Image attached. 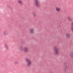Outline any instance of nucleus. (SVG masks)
<instances>
[{
	"label": "nucleus",
	"mask_w": 73,
	"mask_h": 73,
	"mask_svg": "<svg viewBox=\"0 0 73 73\" xmlns=\"http://www.w3.org/2000/svg\"><path fill=\"white\" fill-rule=\"evenodd\" d=\"M19 49L20 51H24L25 52H27L28 51V49L27 47H25L24 49H23V47L21 46H19Z\"/></svg>",
	"instance_id": "1"
},
{
	"label": "nucleus",
	"mask_w": 73,
	"mask_h": 73,
	"mask_svg": "<svg viewBox=\"0 0 73 73\" xmlns=\"http://www.w3.org/2000/svg\"><path fill=\"white\" fill-rule=\"evenodd\" d=\"M25 60L27 62V66H31V65L32 64V61L30 60V59L28 58H26Z\"/></svg>",
	"instance_id": "2"
},
{
	"label": "nucleus",
	"mask_w": 73,
	"mask_h": 73,
	"mask_svg": "<svg viewBox=\"0 0 73 73\" xmlns=\"http://www.w3.org/2000/svg\"><path fill=\"white\" fill-rule=\"evenodd\" d=\"M53 50L54 51V54L55 55H57L58 54L59 52L58 50L57 49V47H54L53 48Z\"/></svg>",
	"instance_id": "3"
},
{
	"label": "nucleus",
	"mask_w": 73,
	"mask_h": 73,
	"mask_svg": "<svg viewBox=\"0 0 73 73\" xmlns=\"http://www.w3.org/2000/svg\"><path fill=\"white\" fill-rule=\"evenodd\" d=\"M34 1L35 2L34 5L35 6H36V7H38L39 6L40 4H39L38 0H34Z\"/></svg>",
	"instance_id": "4"
},
{
	"label": "nucleus",
	"mask_w": 73,
	"mask_h": 73,
	"mask_svg": "<svg viewBox=\"0 0 73 73\" xmlns=\"http://www.w3.org/2000/svg\"><path fill=\"white\" fill-rule=\"evenodd\" d=\"M4 46L6 50H8V49H9V47H8V46L7 45V44H5L4 45Z\"/></svg>",
	"instance_id": "5"
},
{
	"label": "nucleus",
	"mask_w": 73,
	"mask_h": 73,
	"mask_svg": "<svg viewBox=\"0 0 73 73\" xmlns=\"http://www.w3.org/2000/svg\"><path fill=\"white\" fill-rule=\"evenodd\" d=\"M29 32L30 33H33L34 32V29H31L29 30Z\"/></svg>",
	"instance_id": "6"
},
{
	"label": "nucleus",
	"mask_w": 73,
	"mask_h": 73,
	"mask_svg": "<svg viewBox=\"0 0 73 73\" xmlns=\"http://www.w3.org/2000/svg\"><path fill=\"white\" fill-rule=\"evenodd\" d=\"M56 10L57 12H58L60 11V9L58 7H56Z\"/></svg>",
	"instance_id": "7"
},
{
	"label": "nucleus",
	"mask_w": 73,
	"mask_h": 73,
	"mask_svg": "<svg viewBox=\"0 0 73 73\" xmlns=\"http://www.w3.org/2000/svg\"><path fill=\"white\" fill-rule=\"evenodd\" d=\"M17 2L19 3V4H23V1H22L21 0H18L17 1Z\"/></svg>",
	"instance_id": "8"
},
{
	"label": "nucleus",
	"mask_w": 73,
	"mask_h": 73,
	"mask_svg": "<svg viewBox=\"0 0 73 73\" xmlns=\"http://www.w3.org/2000/svg\"><path fill=\"white\" fill-rule=\"evenodd\" d=\"M70 36V35L69 33H67L66 34V37L67 38H69Z\"/></svg>",
	"instance_id": "9"
},
{
	"label": "nucleus",
	"mask_w": 73,
	"mask_h": 73,
	"mask_svg": "<svg viewBox=\"0 0 73 73\" xmlns=\"http://www.w3.org/2000/svg\"><path fill=\"white\" fill-rule=\"evenodd\" d=\"M70 56L71 57H72L73 58V52H72L70 54Z\"/></svg>",
	"instance_id": "10"
},
{
	"label": "nucleus",
	"mask_w": 73,
	"mask_h": 73,
	"mask_svg": "<svg viewBox=\"0 0 73 73\" xmlns=\"http://www.w3.org/2000/svg\"><path fill=\"white\" fill-rule=\"evenodd\" d=\"M67 19L69 21H71V20H72V19H71V18H70V17H68L67 18Z\"/></svg>",
	"instance_id": "11"
},
{
	"label": "nucleus",
	"mask_w": 73,
	"mask_h": 73,
	"mask_svg": "<svg viewBox=\"0 0 73 73\" xmlns=\"http://www.w3.org/2000/svg\"><path fill=\"white\" fill-rule=\"evenodd\" d=\"M71 29L72 31H73V27H72L71 28Z\"/></svg>",
	"instance_id": "12"
},
{
	"label": "nucleus",
	"mask_w": 73,
	"mask_h": 73,
	"mask_svg": "<svg viewBox=\"0 0 73 73\" xmlns=\"http://www.w3.org/2000/svg\"><path fill=\"white\" fill-rule=\"evenodd\" d=\"M71 25H72V26H73V22H72L71 23Z\"/></svg>",
	"instance_id": "13"
}]
</instances>
